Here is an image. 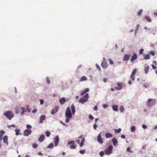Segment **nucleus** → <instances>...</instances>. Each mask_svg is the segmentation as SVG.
Wrapping results in <instances>:
<instances>
[{
	"label": "nucleus",
	"instance_id": "de8ad7c7",
	"mask_svg": "<svg viewBox=\"0 0 157 157\" xmlns=\"http://www.w3.org/2000/svg\"><path fill=\"white\" fill-rule=\"evenodd\" d=\"M96 67L97 69H98L100 71L101 70V68L100 67V66L98 65V64H96Z\"/></svg>",
	"mask_w": 157,
	"mask_h": 157
},
{
	"label": "nucleus",
	"instance_id": "7ed1b4c3",
	"mask_svg": "<svg viewBox=\"0 0 157 157\" xmlns=\"http://www.w3.org/2000/svg\"><path fill=\"white\" fill-rule=\"evenodd\" d=\"M113 147L111 145L109 146L108 147L104 150L105 154L109 155L112 153Z\"/></svg>",
	"mask_w": 157,
	"mask_h": 157
},
{
	"label": "nucleus",
	"instance_id": "f704fd0d",
	"mask_svg": "<svg viewBox=\"0 0 157 157\" xmlns=\"http://www.w3.org/2000/svg\"><path fill=\"white\" fill-rule=\"evenodd\" d=\"M105 153L104 151H101L99 152V154L101 156H103L104 155Z\"/></svg>",
	"mask_w": 157,
	"mask_h": 157
},
{
	"label": "nucleus",
	"instance_id": "f03ea898",
	"mask_svg": "<svg viewBox=\"0 0 157 157\" xmlns=\"http://www.w3.org/2000/svg\"><path fill=\"white\" fill-rule=\"evenodd\" d=\"M3 115L9 120H11V118H13L14 116L13 113L10 111L4 112L3 113Z\"/></svg>",
	"mask_w": 157,
	"mask_h": 157
},
{
	"label": "nucleus",
	"instance_id": "a18cd8bd",
	"mask_svg": "<svg viewBox=\"0 0 157 157\" xmlns=\"http://www.w3.org/2000/svg\"><path fill=\"white\" fill-rule=\"evenodd\" d=\"M149 85L148 83H146V84H144V87L146 88H147L149 87Z\"/></svg>",
	"mask_w": 157,
	"mask_h": 157
},
{
	"label": "nucleus",
	"instance_id": "9b49d317",
	"mask_svg": "<svg viewBox=\"0 0 157 157\" xmlns=\"http://www.w3.org/2000/svg\"><path fill=\"white\" fill-rule=\"evenodd\" d=\"M137 58V54L135 53L132 56L131 59V61H133L136 60Z\"/></svg>",
	"mask_w": 157,
	"mask_h": 157
},
{
	"label": "nucleus",
	"instance_id": "e433bc0d",
	"mask_svg": "<svg viewBox=\"0 0 157 157\" xmlns=\"http://www.w3.org/2000/svg\"><path fill=\"white\" fill-rule=\"evenodd\" d=\"M83 98H85L86 99H88L89 98V95L87 93L83 97Z\"/></svg>",
	"mask_w": 157,
	"mask_h": 157
},
{
	"label": "nucleus",
	"instance_id": "052dcab7",
	"mask_svg": "<svg viewBox=\"0 0 157 157\" xmlns=\"http://www.w3.org/2000/svg\"><path fill=\"white\" fill-rule=\"evenodd\" d=\"M0 134L2 135H3L5 133V132L1 130L0 131Z\"/></svg>",
	"mask_w": 157,
	"mask_h": 157
},
{
	"label": "nucleus",
	"instance_id": "6e6d98bb",
	"mask_svg": "<svg viewBox=\"0 0 157 157\" xmlns=\"http://www.w3.org/2000/svg\"><path fill=\"white\" fill-rule=\"evenodd\" d=\"M40 104L41 105H42L43 104V103H44V101L43 100L40 99Z\"/></svg>",
	"mask_w": 157,
	"mask_h": 157
},
{
	"label": "nucleus",
	"instance_id": "20e7f679",
	"mask_svg": "<svg viewBox=\"0 0 157 157\" xmlns=\"http://www.w3.org/2000/svg\"><path fill=\"white\" fill-rule=\"evenodd\" d=\"M117 84L118 86L114 87V88L117 90H121L122 89L123 87L124 84V83L121 82H118L117 83Z\"/></svg>",
	"mask_w": 157,
	"mask_h": 157
},
{
	"label": "nucleus",
	"instance_id": "774afa93",
	"mask_svg": "<svg viewBox=\"0 0 157 157\" xmlns=\"http://www.w3.org/2000/svg\"><path fill=\"white\" fill-rule=\"evenodd\" d=\"M85 93H86L85 92V91H83V92H82L81 93V95L82 96V95H83Z\"/></svg>",
	"mask_w": 157,
	"mask_h": 157
},
{
	"label": "nucleus",
	"instance_id": "680f3d73",
	"mask_svg": "<svg viewBox=\"0 0 157 157\" xmlns=\"http://www.w3.org/2000/svg\"><path fill=\"white\" fill-rule=\"evenodd\" d=\"M139 24H138L136 26V31H137L138 30V29L139 28Z\"/></svg>",
	"mask_w": 157,
	"mask_h": 157
},
{
	"label": "nucleus",
	"instance_id": "1a4fd4ad",
	"mask_svg": "<svg viewBox=\"0 0 157 157\" xmlns=\"http://www.w3.org/2000/svg\"><path fill=\"white\" fill-rule=\"evenodd\" d=\"M97 141L101 144H102L103 143V141L102 138H101V133L98 134V136Z\"/></svg>",
	"mask_w": 157,
	"mask_h": 157
},
{
	"label": "nucleus",
	"instance_id": "ea45409f",
	"mask_svg": "<svg viewBox=\"0 0 157 157\" xmlns=\"http://www.w3.org/2000/svg\"><path fill=\"white\" fill-rule=\"evenodd\" d=\"M70 148L71 149H75L76 148V147L74 144H73L71 145Z\"/></svg>",
	"mask_w": 157,
	"mask_h": 157
},
{
	"label": "nucleus",
	"instance_id": "0e129e2a",
	"mask_svg": "<svg viewBox=\"0 0 157 157\" xmlns=\"http://www.w3.org/2000/svg\"><path fill=\"white\" fill-rule=\"evenodd\" d=\"M94 109L95 111H97L98 110V107L97 106H94Z\"/></svg>",
	"mask_w": 157,
	"mask_h": 157
},
{
	"label": "nucleus",
	"instance_id": "4d7b16f0",
	"mask_svg": "<svg viewBox=\"0 0 157 157\" xmlns=\"http://www.w3.org/2000/svg\"><path fill=\"white\" fill-rule=\"evenodd\" d=\"M142 127L144 129H146L147 128V126L145 124L143 125L142 126Z\"/></svg>",
	"mask_w": 157,
	"mask_h": 157
},
{
	"label": "nucleus",
	"instance_id": "6ab92c4d",
	"mask_svg": "<svg viewBox=\"0 0 157 157\" xmlns=\"http://www.w3.org/2000/svg\"><path fill=\"white\" fill-rule=\"evenodd\" d=\"M112 141L113 145L114 146H116L118 142L117 139L115 138H113Z\"/></svg>",
	"mask_w": 157,
	"mask_h": 157
},
{
	"label": "nucleus",
	"instance_id": "473e14b6",
	"mask_svg": "<svg viewBox=\"0 0 157 157\" xmlns=\"http://www.w3.org/2000/svg\"><path fill=\"white\" fill-rule=\"evenodd\" d=\"M54 146V144L53 143H51L47 147L48 148H52Z\"/></svg>",
	"mask_w": 157,
	"mask_h": 157
},
{
	"label": "nucleus",
	"instance_id": "603ef678",
	"mask_svg": "<svg viewBox=\"0 0 157 157\" xmlns=\"http://www.w3.org/2000/svg\"><path fill=\"white\" fill-rule=\"evenodd\" d=\"M97 125L96 124H94L93 125V128L94 129H96V128L97 127Z\"/></svg>",
	"mask_w": 157,
	"mask_h": 157
},
{
	"label": "nucleus",
	"instance_id": "ddd939ff",
	"mask_svg": "<svg viewBox=\"0 0 157 157\" xmlns=\"http://www.w3.org/2000/svg\"><path fill=\"white\" fill-rule=\"evenodd\" d=\"M130 58V55L129 54H125L123 57V61H127L129 60Z\"/></svg>",
	"mask_w": 157,
	"mask_h": 157
},
{
	"label": "nucleus",
	"instance_id": "3c124183",
	"mask_svg": "<svg viewBox=\"0 0 157 157\" xmlns=\"http://www.w3.org/2000/svg\"><path fill=\"white\" fill-rule=\"evenodd\" d=\"M7 127L8 128H10V127H15V125L14 124H12V125H8V126H7Z\"/></svg>",
	"mask_w": 157,
	"mask_h": 157
},
{
	"label": "nucleus",
	"instance_id": "423d86ee",
	"mask_svg": "<svg viewBox=\"0 0 157 157\" xmlns=\"http://www.w3.org/2000/svg\"><path fill=\"white\" fill-rule=\"evenodd\" d=\"M154 100L152 98H149L146 102L147 106L148 107H151L152 105Z\"/></svg>",
	"mask_w": 157,
	"mask_h": 157
},
{
	"label": "nucleus",
	"instance_id": "c03bdc74",
	"mask_svg": "<svg viewBox=\"0 0 157 157\" xmlns=\"http://www.w3.org/2000/svg\"><path fill=\"white\" fill-rule=\"evenodd\" d=\"M109 63L110 64L112 65L113 64V61L111 59H109Z\"/></svg>",
	"mask_w": 157,
	"mask_h": 157
},
{
	"label": "nucleus",
	"instance_id": "864d4df0",
	"mask_svg": "<svg viewBox=\"0 0 157 157\" xmlns=\"http://www.w3.org/2000/svg\"><path fill=\"white\" fill-rule=\"evenodd\" d=\"M86 93L88 92L89 91V88H86L84 90Z\"/></svg>",
	"mask_w": 157,
	"mask_h": 157
},
{
	"label": "nucleus",
	"instance_id": "5701e85b",
	"mask_svg": "<svg viewBox=\"0 0 157 157\" xmlns=\"http://www.w3.org/2000/svg\"><path fill=\"white\" fill-rule=\"evenodd\" d=\"M150 56L149 54H146L144 55V59L147 60L150 59Z\"/></svg>",
	"mask_w": 157,
	"mask_h": 157
},
{
	"label": "nucleus",
	"instance_id": "a19ab883",
	"mask_svg": "<svg viewBox=\"0 0 157 157\" xmlns=\"http://www.w3.org/2000/svg\"><path fill=\"white\" fill-rule=\"evenodd\" d=\"M130 148L129 147H128L127 148V152H130V153H132L133 152V151H130Z\"/></svg>",
	"mask_w": 157,
	"mask_h": 157
},
{
	"label": "nucleus",
	"instance_id": "aec40b11",
	"mask_svg": "<svg viewBox=\"0 0 157 157\" xmlns=\"http://www.w3.org/2000/svg\"><path fill=\"white\" fill-rule=\"evenodd\" d=\"M118 105H114L112 106V109L114 111L117 112L118 111Z\"/></svg>",
	"mask_w": 157,
	"mask_h": 157
},
{
	"label": "nucleus",
	"instance_id": "13d9d810",
	"mask_svg": "<svg viewBox=\"0 0 157 157\" xmlns=\"http://www.w3.org/2000/svg\"><path fill=\"white\" fill-rule=\"evenodd\" d=\"M89 118L91 120H93L94 118L91 115H89Z\"/></svg>",
	"mask_w": 157,
	"mask_h": 157
},
{
	"label": "nucleus",
	"instance_id": "e2e57ef3",
	"mask_svg": "<svg viewBox=\"0 0 157 157\" xmlns=\"http://www.w3.org/2000/svg\"><path fill=\"white\" fill-rule=\"evenodd\" d=\"M103 80L104 82H106L108 80V79L107 78H103Z\"/></svg>",
	"mask_w": 157,
	"mask_h": 157
},
{
	"label": "nucleus",
	"instance_id": "0eeeda50",
	"mask_svg": "<svg viewBox=\"0 0 157 157\" xmlns=\"http://www.w3.org/2000/svg\"><path fill=\"white\" fill-rule=\"evenodd\" d=\"M32 131L30 129H26L23 132V135L25 136H28L31 135Z\"/></svg>",
	"mask_w": 157,
	"mask_h": 157
},
{
	"label": "nucleus",
	"instance_id": "c756f323",
	"mask_svg": "<svg viewBox=\"0 0 157 157\" xmlns=\"http://www.w3.org/2000/svg\"><path fill=\"white\" fill-rule=\"evenodd\" d=\"M143 12L142 9H140L137 13V15L138 16H140L141 15L142 13Z\"/></svg>",
	"mask_w": 157,
	"mask_h": 157
},
{
	"label": "nucleus",
	"instance_id": "69168bd1",
	"mask_svg": "<svg viewBox=\"0 0 157 157\" xmlns=\"http://www.w3.org/2000/svg\"><path fill=\"white\" fill-rule=\"evenodd\" d=\"M3 136L2 135L0 134V142L2 141Z\"/></svg>",
	"mask_w": 157,
	"mask_h": 157
},
{
	"label": "nucleus",
	"instance_id": "79ce46f5",
	"mask_svg": "<svg viewBox=\"0 0 157 157\" xmlns=\"http://www.w3.org/2000/svg\"><path fill=\"white\" fill-rule=\"evenodd\" d=\"M85 152V150H81L79 151V152L80 154H84Z\"/></svg>",
	"mask_w": 157,
	"mask_h": 157
},
{
	"label": "nucleus",
	"instance_id": "412c9836",
	"mask_svg": "<svg viewBox=\"0 0 157 157\" xmlns=\"http://www.w3.org/2000/svg\"><path fill=\"white\" fill-rule=\"evenodd\" d=\"M149 66H147L144 67V71L145 74H147L149 71Z\"/></svg>",
	"mask_w": 157,
	"mask_h": 157
},
{
	"label": "nucleus",
	"instance_id": "bf43d9fd",
	"mask_svg": "<svg viewBox=\"0 0 157 157\" xmlns=\"http://www.w3.org/2000/svg\"><path fill=\"white\" fill-rule=\"evenodd\" d=\"M151 66H152V68L153 69L155 70L156 69L157 67L155 65H154L153 64H152Z\"/></svg>",
	"mask_w": 157,
	"mask_h": 157
},
{
	"label": "nucleus",
	"instance_id": "a211bd4d",
	"mask_svg": "<svg viewBox=\"0 0 157 157\" xmlns=\"http://www.w3.org/2000/svg\"><path fill=\"white\" fill-rule=\"evenodd\" d=\"M45 139L44 136L43 134H41L39 138L38 139V141L40 142H43Z\"/></svg>",
	"mask_w": 157,
	"mask_h": 157
},
{
	"label": "nucleus",
	"instance_id": "09e8293b",
	"mask_svg": "<svg viewBox=\"0 0 157 157\" xmlns=\"http://www.w3.org/2000/svg\"><path fill=\"white\" fill-rule=\"evenodd\" d=\"M33 147L34 148H36L37 147V145L36 144H33Z\"/></svg>",
	"mask_w": 157,
	"mask_h": 157
},
{
	"label": "nucleus",
	"instance_id": "f8f14e48",
	"mask_svg": "<svg viewBox=\"0 0 157 157\" xmlns=\"http://www.w3.org/2000/svg\"><path fill=\"white\" fill-rule=\"evenodd\" d=\"M58 110V107L57 106L55 107L51 111V113L52 114H54L57 112Z\"/></svg>",
	"mask_w": 157,
	"mask_h": 157
},
{
	"label": "nucleus",
	"instance_id": "58836bf2",
	"mask_svg": "<svg viewBox=\"0 0 157 157\" xmlns=\"http://www.w3.org/2000/svg\"><path fill=\"white\" fill-rule=\"evenodd\" d=\"M46 80L47 82V83L48 84H49L50 83V81L49 79V78L48 77H46Z\"/></svg>",
	"mask_w": 157,
	"mask_h": 157
},
{
	"label": "nucleus",
	"instance_id": "cd10ccee",
	"mask_svg": "<svg viewBox=\"0 0 157 157\" xmlns=\"http://www.w3.org/2000/svg\"><path fill=\"white\" fill-rule=\"evenodd\" d=\"M15 135L16 136H18L20 134V129H16L15 130Z\"/></svg>",
	"mask_w": 157,
	"mask_h": 157
},
{
	"label": "nucleus",
	"instance_id": "4be33fe9",
	"mask_svg": "<svg viewBox=\"0 0 157 157\" xmlns=\"http://www.w3.org/2000/svg\"><path fill=\"white\" fill-rule=\"evenodd\" d=\"M113 136V135L110 133H106L105 134V136L107 138L111 137Z\"/></svg>",
	"mask_w": 157,
	"mask_h": 157
},
{
	"label": "nucleus",
	"instance_id": "c85d7f7f",
	"mask_svg": "<svg viewBox=\"0 0 157 157\" xmlns=\"http://www.w3.org/2000/svg\"><path fill=\"white\" fill-rule=\"evenodd\" d=\"M119 110L121 113L123 112L124 111V108L123 106H121L120 107Z\"/></svg>",
	"mask_w": 157,
	"mask_h": 157
},
{
	"label": "nucleus",
	"instance_id": "6e6552de",
	"mask_svg": "<svg viewBox=\"0 0 157 157\" xmlns=\"http://www.w3.org/2000/svg\"><path fill=\"white\" fill-rule=\"evenodd\" d=\"M54 141L55 146H57L58 145L59 142V138L58 135H57L54 138Z\"/></svg>",
	"mask_w": 157,
	"mask_h": 157
},
{
	"label": "nucleus",
	"instance_id": "bb28decb",
	"mask_svg": "<svg viewBox=\"0 0 157 157\" xmlns=\"http://www.w3.org/2000/svg\"><path fill=\"white\" fill-rule=\"evenodd\" d=\"M121 130V128H119L118 129H115L114 132L116 133H120Z\"/></svg>",
	"mask_w": 157,
	"mask_h": 157
},
{
	"label": "nucleus",
	"instance_id": "b1692460",
	"mask_svg": "<svg viewBox=\"0 0 157 157\" xmlns=\"http://www.w3.org/2000/svg\"><path fill=\"white\" fill-rule=\"evenodd\" d=\"M21 109L22 110L21 114V115H23L24 113L26 111V110H25V107H21Z\"/></svg>",
	"mask_w": 157,
	"mask_h": 157
},
{
	"label": "nucleus",
	"instance_id": "dca6fc26",
	"mask_svg": "<svg viewBox=\"0 0 157 157\" xmlns=\"http://www.w3.org/2000/svg\"><path fill=\"white\" fill-rule=\"evenodd\" d=\"M46 117L44 115L41 116L40 118V123H42L43 122V121L45 120Z\"/></svg>",
	"mask_w": 157,
	"mask_h": 157
},
{
	"label": "nucleus",
	"instance_id": "5fc2aeb1",
	"mask_svg": "<svg viewBox=\"0 0 157 157\" xmlns=\"http://www.w3.org/2000/svg\"><path fill=\"white\" fill-rule=\"evenodd\" d=\"M26 128L28 129H29L32 128V126L29 124H27L26 126Z\"/></svg>",
	"mask_w": 157,
	"mask_h": 157
},
{
	"label": "nucleus",
	"instance_id": "c9c22d12",
	"mask_svg": "<svg viewBox=\"0 0 157 157\" xmlns=\"http://www.w3.org/2000/svg\"><path fill=\"white\" fill-rule=\"evenodd\" d=\"M67 144L68 145L71 144H74L75 142L73 140H71V141H69L67 143Z\"/></svg>",
	"mask_w": 157,
	"mask_h": 157
},
{
	"label": "nucleus",
	"instance_id": "7c9ffc66",
	"mask_svg": "<svg viewBox=\"0 0 157 157\" xmlns=\"http://www.w3.org/2000/svg\"><path fill=\"white\" fill-rule=\"evenodd\" d=\"M29 105H27L25 106V107H26V109L27 110V111L28 113H30L31 111V109H30L29 108Z\"/></svg>",
	"mask_w": 157,
	"mask_h": 157
},
{
	"label": "nucleus",
	"instance_id": "f3484780",
	"mask_svg": "<svg viewBox=\"0 0 157 157\" xmlns=\"http://www.w3.org/2000/svg\"><path fill=\"white\" fill-rule=\"evenodd\" d=\"M88 100L83 97L80 98L79 101V102L81 103H83L88 101Z\"/></svg>",
	"mask_w": 157,
	"mask_h": 157
},
{
	"label": "nucleus",
	"instance_id": "4c0bfd02",
	"mask_svg": "<svg viewBox=\"0 0 157 157\" xmlns=\"http://www.w3.org/2000/svg\"><path fill=\"white\" fill-rule=\"evenodd\" d=\"M47 137H49L50 135V132L49 131H47L45 133Z\"/></svg>",
	"mask_w": 157,
	"mask_h": 157
},
{
	"label": "nucleus",
	"instance_id": "338daca9",
	"mask_svg": "<svg viewBox=\"0 0 157 157\" xmlns=\"http://www.w3.org/2000/svg\"><path fill=\"white\" fill-rule=\"evenodd\" d=\"M37 110L36 109H34L32 111V112L33 113H35L36 112Z\"/></svg>",
	"mask_w": 157,
	"mask_h": 157
},
{
	"label": "nucleus",
	"instance_id": "9d476101",
	"mask_svg": "<svg viewBox=\"0 0 157 157\" xmlns=\"http://www.w3.org/2000/svg\"><path fill=\"white\" fill-rule=\"evenodd\" d=\"M136 72V69H134L133 71L132 75L130 76V78L132 79V81H133L135 79V77L134 76V75L135 74Z\"/></svg>",
	"mask_w": 157,
	"mask_h": 157
},
{
	"label": "nucleus",
	"instance_id": "a878e982",
	"mask_svg": "<svg viewBox=\"0 0 157 157\" xmlns=\"http://www.w3.org/2000/svg\"><path fill=\"white\" fill-rule=\"evenodd\" d=\"M136 127L135 126H132L131 128V132H133L135 131L136 130Z\"/></svg>",
	"mask_w": 157,
	"mask_h": 157
},
{
	"label": "nucleus",
	"instance_id": "2f4dec72",
	"mask_svg": "<svg viewBox=\"0 0 157 157\" xmlns=\"http://www.w3.org/2000/svg\"><path fill=\"white\" fill-rule=\"evenodd\" d=\"M145 18L146 19L147 21L148 22H151V19L149 17L146 16Z\"/></svg>",
	"mask_w": 157,
	"mask_h": 157
},
{
	"label": "nucleus",
	"instance_id": "8fccbe9b",
	"mask_svg": "<svg viewBox=\"0 0 157 157\" xmlns=\"http://www.w3.org/2000/svg\"><path fill=\"white\" fill-rule=\"evenodd\" d=\"M103 107L104 109H106L108 107V105L106 104H104L103 105Z\"/></svg>",
	"mask_w": 157,
	"mask_h": 157
},
{
	"label": "nucleus",
	"instance_id": "4468645a",
	"mask_svg": "<svg viewBox=\"0 0 157 157\" xmlns=\"http://www.w3.org/2000/svg\"><path fill=\"white\" fill-rule=\"evenodd\" d=\"M59 101L60 104L63 105L66 101V100L63 97L60 98Z\"/></svg>",
	"mask_w": 157,
	"mask_h": 157
},
{
	"label": "nucleus",
	"instance_id": "2eb2a0df",
	"mask_svg": "<svg viewBox=\"0 0 157 157\" xmlns=\"http://www.w3.org/2000/svg\"><path fill=\"white\" fill-rule=\"evenodd\" d=\"M3 142L6 145H8V136H4L3 138Z\"/></svg>",
	"mask_w": 157,
	"mask_h": 157
},
{
	"label": "nucleus",
	"instance_id": "39448f33",
	"mask_svg": "<svg viewBox=\"0 0 157 157\" xmlns=\"http://www.w3.org/2000/svg\"><path fill=\"white\" fill-rule=\"evenodd\" d=\"M101 66L103 68H106L107 67L108 65L106 60L104 57L103 58V60L101 64Z\"/></svg>",
	"mask_w": 157,
	"mask_h": 157
},
{
	"label": "nucleus",
	"instance_id": "49530a36",
	"mask_svg": "<svg viewBox=\"0 0 157 157\" xmlns=\"http://www.w3.org/2000/svg\"><path fill=\"white\" fill-rule=\"evenodd\" d=\"M149 53L152 56H154L155 55V53L153 51H151Z\"/></svg>",
	"mask_w": 157,
	"mask_h": 157
},
{
	"label": "nucleus",
	"instance_id": "37998d69",
	"mask_svg": "<svg viewBox=\"0 0 157 157\" xmlns=\"http://www.w3.org/2000/svg\"><path fill=\"white\" fill-rule=\"evenodd\" d=\"M144 50L143 49H141L140 50L139 54H142L143 53Z\"/></svg>",
	"mask_w": 157,
	"mask_h": 157
},
{
	"label": "nucleus",
	"instance_id": "393cba45",
	"mask_svg": "<svg viewBox=\"0 0 157 157\" xmlns=\"http://www.w3.org/2000/svg\"><path fill=\"white\" fill-rule=\"evenodd\" d=\"M85 139L84 138H83L82 139L81 141L80 144V147H82L84 145Z\"/></svg>",
	"mask_w": 157,
	"mask_h": 157
},
{
	"label": "nucleus",
	"instance_id": "f257e3e1",
	"mask_svg": "<svg viewBox=\"0 0 157 157\" xmlns=\"http://www.w3.org/2000/svg\"><path fill=\"white\" fill-rule=\"evenodd\" d=\"M71 109L72 111V113L71 112L70 108L68 107L67 108L65 113V116L67 118L65 119V122L66 123H68L70 119L72 117V115H74L75 112V108L73 104L71 105Z\"/></svg>",
	"mask_w": 157,
	"mask_h": 157
},
{
	"label": "nucleus",
	"instance_id": "72a5a7b5",
	"mask_svg": "<svg viewBox=\"0 0 157 157\" xmlns=\"http://www.w3.org/2000/svg\"><path fill=\"white\" fill-rule=\"evenodd\" d=\"M87 78H86L85 76H82V77L80 79V81H84L86 80Z\"/></svg>",
	"mask_w": 157,
	"mask_h": 157
}]
</instances>
